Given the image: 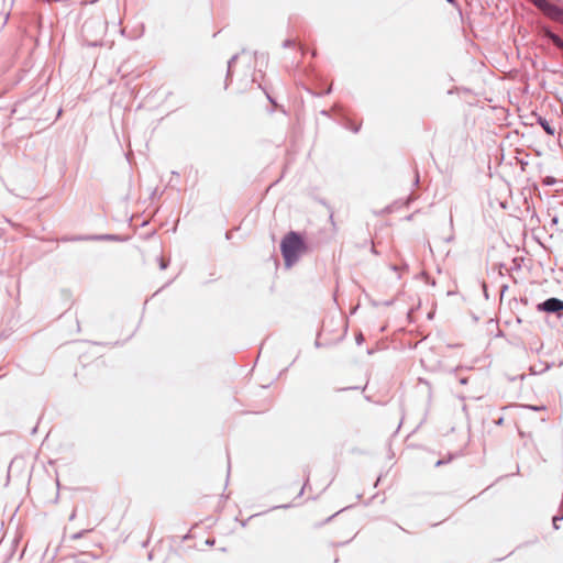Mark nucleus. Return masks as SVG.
<instances>
[{
	"label": "nucleus",
	"instance_id": "obj_27",
	"mask_svg": "<svg viewBox=\"0 0 563 563\" xmlns=\"http://www.w3.org/2000/svg\"><path fill=\"white\" fill-rule=\"evenodd\" d=\"M545 184L547 185H553L554 184V179H548V181Z\"/></svg>",
	"mask_w": 563,
	"mask_h": 563
},
{
	"label": "nucleus",
	"instance_id": "obj_42",
	"mask_svg": "<svg viewBox=\"0 0 563 563\" xmlns=\"http://www.w3.org/2000/svg\"><path fill=\"white\" fill-rule=\"evenodd\" d=\"M288 505L279 506L278 508H287Z\"/></svg>",
	"mask_w": 563,
	"mask_h": 563
},
{
	"label": "nucleus",
	"instance_id": "obj_16",
	"mask_svg": "<svg viewBox=\"0 0 563 563\" xmlns=\"http://www.w3.org/2000/svg\"><path fill=\"white\" fill-rule=\"evenodd\" d=\"M445 463H446V461H444V460H438V461L435 462V466H437V467H439V466H441V465H443V464H445Z\"/></svg>",
	"mask_w": 563,
	"mask_h": 563
},
{
	"label": "nucleus",
	"instance_id": "obj_15",
	"mask_svg": "<svg viewBox=\"0 0 563 563\" xmlns=\"http://www.w3.org/2000/svg\"><path fill=\"white\" fill-rule=\"evenodd\" d=\"M507 289H508V285H506V284L501 285V287H500L501 296L507 291Z\"/></svg>",
	"mask_w": 563,
	"mask_h": 563
},
{
	"label": "nucleus",
	"instance_id": "obj_12",
	"mask_svg": "<svg viewBox=\"0 0 563 563\" xmlns=\"http://www.w3.org/2000/svg\"><path fill=\"white\" fill-rule=\"evenodd\" d=\"M292 46H295L294 40L287 38L283 42V47H285V48L292 47Z\"/></svg>",
	"mask_w": 563,
	"mask_h": 563
},
{
	"label": "nucleus",
	"instance_id": "obj_21",
	"mask_svg": "<svg viewBox=\"0 0 563 563\" xmlns=\"http://www.w3.org/2000/svg\"><path fill=\"white\" fill-rule=\"evenodd\" d=\"M393 303H394L393 299L383 302L384 306H391Z\"/></svg>",
	"mask_w": 563,
	"mask_h": 563
},
{
	"label": "nucleus",
	"instance_id": "obj_9",
	"mask_svg": "<svg viewBox=\"0 0 563 563\" xmlns=\"http://www.w3.org/2000/svg\"><path fill=\"white\" fill-rule=\"evenodd\" d=\"M90 531H91V529H84V530H80V531H78V532H76V533H73V534L70 536V539H71V540H79V539L84 538V537H85L88 532H90Z\"/></svg>",
	"mask_w": 563,
	"mask_h": 563
},
{
	"label": "nucleus",
	"instance_id": "obj_19",
	"mask_svg": "<svg viewBox=\"0 0 563 563\" xmlns=\"http://www.w3.org/2000/svg\"><path fill=\"white\" fill-rule=\"evenodd\" d=\"M265 93H266V97H267L268 101L271 103H275V100L271 97V95L268 92H266V91H265Z\"/></svg>",
	"mask_w": 563,
	"mask_h": 563
},
{
	"label": "nucleus",
	"instance_id": "obj_14",
	"mask_svg": "<svg viewBox=\"0 0 563 563\" xmlns=\"http://www.w3.org/2000/svg\"><path fill=\"white\" fill-rule=\"evenodd\" d=\"M254 55H255L256 59L262 58V59H266L267 60V58H268L267 55L264 54V53L260 54V53L255 52Z\"/></svg>",
	"mask_w": 563,
	"mask_h": 563
},
{
	"label": "nucleus",
	"instance_id": "obj_39",
	"mask_svg": "<svg viewBox=\"0 0 563 563\" xmlns=\"http://www.w3.org/2000/svg\"><path fill=\"white\" fill-rule=\"evenodd\" d=\"M8 19H9V14L5 15L4 23H7Z\"/></svg>",
	"mask_w": 563,
	"mask_h": 563
},
{
	"label": "nucleus",
	"instance_id": "obj_22",
	"mask_svg": "<svg viewBox=\"0 0 563 563\" xmlns=\"http://www.w3.org/2000/svg\"><path fill=\"white\" fill-rule=\"evenodd\" d=\"M231 238H232V232H231V231H228V232L225 233V239H227V240H230Z\"/></svg>",
	"mask_w": 563,
	"mask_h": 563
},
{
	"label": "nucleus",
	"instance_id": "obj_32",
	"mask_svg": "<svg viewBox=\"0 0 563 563\" xmlns=\"http://www.w3.org/2000/svg\"><path fill=\"white\" fill-rule=\"evenodd\" d=\"M75 516H76V512H75V511H73V514H71V515H70V517H69V520H73V519L75 518Z\"/></svg>",
	"mask_w": 563,
	"mask_h": 563
},
{
	"label": "nucleus",
	"instance_id": "obj_20",
	"mask_svg": "<svg viewBox=\"0 0 563 563\" xmlns=\"http://www.w3.org/2000/svg\"><path fill=\"white\" fill-rule=\"evenodd\" d=\"M332 91L331 87H328L321 95H329Z\"/></svg>",
	"mask_w": 563,
	"mask_h": 563
},
{
	"label": "nucleus",
	"instance_id": "obj_4",
	"mask_svg": "<svg viewBox=\"0 0 563 563\" xmlns=\"http://www.w3.org/2000/svg\"><path fill=\"white\" fill-rule=\"evenodd\" d=\"M332 110L335 112V114L339 117L340 119V123L351 130L353 133H357L360 130H361V124H352L350 118L347 117V114L345 113L344 109L339 106V104H335Z\"/></svg>",
	"mask_w": 563,
	"mask_h": 563
},
{
	"label": "nucleus",
	"instance_id": "obj_28",
	"mask_svg": "<svg viewBox=\"0 0 563 563\" xmlns=\"http://www.w3.org/2000/svg\"><path fill=\"white\" fill-rule=\"evenodd\" d=\"M371 252H372L373 254H378V252L376 251L375 246H372Z\"/></svg>",
	"mask_w": 563,
	"mask_h": 563
},
{
	"label": "nucleus",
	"instance_id": "obj_23",
	"mask_svg": "<svg viewBox=\"0 0 563 563\" xmlns=\"http://www.w3.org/2000/svg\"><path fill=\"white\" fill-rule=\"evenodd\" d=\"M504 423V418L500 417L497 421H496V424L498 426H501Z\"/></svg>",
	"mask_w": 563,
	"mask_h": 563
},
{
	"label": "nucleus",
	"instance_id": "obj_1",
	"mask_svg": "<svg viewBox=\"0 0 563 563\" xmlns=\"http://www.w3.org/2000/svg\"><path fill=\"white\" fill-rule=\"evenodd\" d=\"M280 253L286 267L295 265L305 253L312 252L316 244L307 241L298 231L287 232L280 241Z\"/></svg>",
	"mask_w": 563,
	"mask_h": 563
},
{
	"label": "nucleus",
	"instance_id": "obj_24",
	"mask_svg": "<svg viewBox=\"0 0 563 563\" xmlns=\"http://www.w3.org/2000/svg\"><path fill=\"white\" fill-rule=\"evenodd\" d=\"M483 287H484V295L486 298H488V294H487V287L485 284H483Z\"/></svg>",
	"mask_w": 563,
	"mask_h": 563
},
{
	"label": "nucleus",
	"instance_id": "obj_2",
	"mask_svg": "<svg viewBox=\"0 0 563 563\" xmlns=\"http://www.w3.org/2000/svg\"><path fill=\"white\" fill-rule=\"evenodd\" d=\"M536 308L539 312L555 314L558 318L563 317V300L556 297H550L539 302Z\"/></svg>",
	"mask_w": 563,
	"mask_h": 563
},
{
	"label": "nucleus",
	"instance_id": "obj_40",
	"mask_svg": "<svg viewBox=\"0 0 563 563\" xmlns=\"http://www.w3.org/2000/svg\"><path fill=\"white\" fill-rule=\"evenodd\" d=\"M256 80H257V75H254L253 81H256Z\"/></svg>",
	"mask_w": 563,
	"mask_h": 563
},
{
	"label": "nucleus",
	"instance_id": "obj_8",
	"mask_svg": "<svg viewBox=\"0 0 563 563\" xmlns=\"http://www.w3.org/2000/svg\"><path fill=\"white\" fill-rule=\"evenodd\" d=\"M157 263L159 269L165 271L169 266L170 260L164 256H159L157 257Z\"/></svg>",
	"mask_w": 563,
	"mask_h": 563
},
{
	"label": "nucleus",
	"instance_id": "obj_33",
	"mask_svg": "<svg viewBox=\"0 0 563 563\" xmlns=\"http://www.w3.org/2000/svg\"><path fill=\"white\" fill-rule=\"evenodd\" d=\"M428 318H429V319H432V318H433V312H429V313H428Z\"/></svg>",
	"mask_w": 563,
	"mask_h": 563
},
{
	"label": "nucleus",
	"instance_id": "obj_18",
	"mask_svg": "<svg viewBox=\"0 0 563 563\" xmlns=\"http://www.w3.org/2000/svg\"><path fill=\"white\" fill-rule=\"evenodd\" d=\"M467 382H468V378H467V377H462V378H460V384H462V385H466V384H467Z\"/></svg>",
	"mask_w": 563,
	"mask_h": 563
},
{
	"label": "nucleus",
	"instance_id": "obj_10",
	"mask_svg": "<svg viewBox=\"0 0 563 563\" xmlns=\"http://www.w3.org/2000/svg\"><path fill=\"white\" fill-rule=\"evenodd\" d=\"M420 184V174H419V169L418 167H415V179H413V185L416 187H418Z\"/></svg>",
	"mask_w": 563,
	"mask_h": 563
},
{
	"label": "nucleus",
	"instance_id": "obj_26",
	"mask_svg": "<svg viewBox=\"0 0 563 563\" xmlns=\"http://www.w3.org/2000/svg\"><path fill=\"white\" fill-rule=\"evenodd\" d=\"M390 268H391L393 271H395V272H397V271H398V266H397V265H395V264L390 265Z\"/></svg>",
	"mask_w": 563,
	"mask_h": 563
},
{
	"label": "nucleus",
	"instance_id": "obj_35",
	"mask_svg": "<svg viewBox=\"0 0 563 563\" xmlns=\"http://www.w3.org/2000/svg\"><path fill=\"white\" fill-rule=\"evenodd\" d=\"M449 3L454 4L456 0H446Z\"/></svg>",
	"mask_w": 563,
	"mask_h": 563
},
{
	"label": "nucleus",
	"instance_id": "obj_36",
	"mask_svg": "<svg viewBox=\"0 0 563 563\" xmlns=\"http://www.w3.org/2000/svg\"><path fill=\"white\" fill-rule=\"evenodd\" d=\"M172 174H173V177L179 176V174L177 172H173Z\"/></svg>",
	"mask_w": 563,
	"mask_h": 563
},
{
	"label": "nucleus",
	"instance_id": "obj_11",
	"mask_svg": "<svg viewBox=\"0 0 563 563\" xmlns=\"http://www.w3.org/2000/svg\"><path fill=\"white\" fill-rule=\"evenodd\" d=\"M355 341L357 345H361L365 341V338L361 331L356 333Z\"/></svg>",
	"mask_w": 563,
	"mask_h": 563
},
{
	"label": "nucleus",
	"instance_id": "obj_34",
	"mask_svg": "<svg viewBox=\"0 0 563 563\" xmlns=\"http://www.w3.org/2000/svg\"><path fill=\"white\" fill-rule=\"evenodd\" d=\"M531 373H532V374H538L539 372H537V371L534 369V367H531Z\"/></svg>",
	"mask_w": 563,
	"mask_h": 563
},
{
	"label": "nucleus",
	"instance_id": "obj_3",
	"mask_svg": "<svg viewBox=\"0 0 563 563\" xmlns=\"http://www.w3.org/2000/svg\"><path fill=\"white\" fill-rule=\"evenodd\" d=\"M65 241H107V242H123L125 238L119 234H92V235H76L64 239Z\"/></svg>",
	"mask_w": 563,
	"mask_h": 563
},
{
	"label": "nucleus",
	"instance_id": "obj_41",
	"mask_svg": "<svg viewBox=\"0 0 563 563\" xmlns=\"http://www.w3.org/2000/svg\"><path fill=\"white\" fill-rule=\"evenodd\" d=\"M549 367H550L549 365L545 366V368H543L541 372H544V371L549 369Z\"/></svg>",
	"mask_w": 563,
	"mask_h": 563
},
{
	"label": "nucleus",
	"instance_id": "obj_5",
	"mask_svg": "<svg viewBox=\"0 0 563 563\" xmlns=\"http://www.w3.org/2000/svg\"><path fill=\"white\" fill-rule=\"evenodd\" d=\"M543 37L547 38L552 45H554L558 49L563 52V38L556 34L550 26H543L542 29Z\"/></svg>",
	"mask_w": 563,
	"mask_h": 563
},
{
	"label": "nucleus",
	"instance_id": "obj_7",
	"mask_svg": "<svg viewBox=\"0 0 563 563\" xmlns=\"http://www.w3.org/2000/svg\"><path fill=\"white\" fill-rule=\"evenodd\" d=\"M239 58V54H234L229 60H228V70L225 76V88L229 85V81L232 78L233 75V66L235 65L236 60Z\"/></svg>",
	"mask_w": 563,
	"mask_h": 563
},
{
	"label": "nucleus",
	"instance_id": "obj_13",
	"mask_svg": "<svg viewBox=\"0 0 563 563\" xmlns=\"http://www.w3.org/2000/svg\"><path fill=\"white\" fill-rule=\"evenodd\" d=\"M308 483H309V473L306 476V481H305L302 488L299 492V496H301L303 494V490H305L306 486L308 485Z\"/></svg>",
	"mask_w": 563,
	"mask_h": 563
},
{
	"label": "nucleus",
	"instance_id": "obj_30",
	"mask_svg": "<svg viewBox=\"0 0 563 563\" xmlns=\"http://www.w3.org/2000/svg\"><path fill=\"white\" fill-rule=\"evenodd\" d=\"M314 346H316V347H320V346H321V343H320L318 340H316V342H314Z\"/></svg>",
	"mask_w": 563,
	"mask_h": 563
},
{
	"label": "nucleus",
	"instance_id": "obj_38",
	"mask_svg": "<svg viewBox=\"0 0 563 563\" xmlns=\"http://www.w3.org/2000/svg\"><path fill=\"white\" fill-rule=\"evenodd\" d=\"M521 301L527 303L528 302V298H523V299H521Z\"/></svg>",
	"mask_w": 563,
	"mask_h": 563
},
{
	"label": "nucleus",
	"instance_id": "obj_31",
	"mask_svg": "<svg viewBox=\"0 0 563 563\" xmlns=\"http://www.w3.org/2000/svg\"><path fill=\"white\" fill-rule=\"evenodd\" d=\"M321 114H323V115H329V111H327V110H322V111H321Z\"/></svg>",
	"mask_w": 563,
	"mask_h": 563
},
{
	"label": "nucleus",
	"instance_id": "obj_37",
	"mask_svg": "<svg viewBox=\"0 0 563 563\" xmlns=\"http://www.w3.org/2000/svg\"><path fill=\"white\" fill-rule=\"evenodd\" d=\"M372 305H373V306H375V307H377L379 303H378V302H376V301H372Z\"/></svg>",
	"mask_w": 563,
	"mask_h": 563
},
{
	"label": "nucleus",
	"instance_id": "obj_29",
	"mask_svg": "<svg viewBox=\"0 0 563 563\" xmlns=\"http://www.w3.org/2000/svg\"><path fill=\"white\" fill-rule=\"evenodd\" d=\"M206 543L209 544V545H212L214 543V540L208 539Z\"/></svg>",
	"mask_w": 563,
	"mask_h": 563
},
{
	"label": "nucleus",
	"instance_id": "obj_6",
	"mask_svg": "<svg viewBox=\"0 0 563 563\" xmlns=\"http://www.w3.org/2000/svg\"><path fill=\"white\" fill-rule=\"evenodd\" d=\"M537 123L543 129V131L548 135L554 136L555 129L549 123V121L544 117L537 114Z\"/></svg>",
	"mask_w": 563,
	"mask_h": 563
},
{
	"label": "nucleus",
	"instance_id": "obj_17",
	"mask_svg": "<svg viewBox=\"0 0 563 563\" xmlns=\"http://www.w3.org/2000/svg\"><path fill=\"white\" fill-rule=\"evenodd\" d=\"M416 199H417V196H415L413 194H411V195L408 197V205H409L411 201L416 200Z\"/></svg>",
	"mask_w": 563,
	"mask_h": 563
},
{
	"label": "nucleus",
	"instance_id": "obj_25",
	"mask_svg": "<svg viewBox=\"0 0 563 563\" xmlns=\"http://www.w3.org/2000/svg\"><path fill=\"white\" fill-rule=\"evenodd\" d=\"M528 408L532 409V410H540L541 408L538 407V406H528Z\"/></svg>",
	"mask_w": 563,
	"mask_h": 563
}]
</instances>
